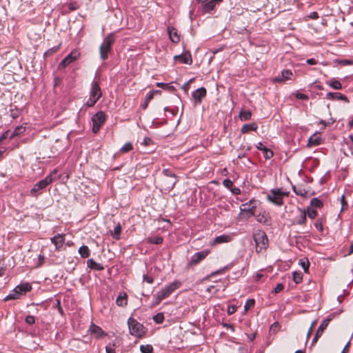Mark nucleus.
Wrapping results in <instances>:
<instances>
[{"label": "nucleus", "instance_id": "13d9d810", "mask_svg": "<svg viewBox=\"0 0 353 353\" xmlns=\"http://www.w3.org/2000/svg\"><path fill=\"white\" fill-rule=\"evenodd\" d=\"M295 97L296 98L299 99H301V100H307L309 99L308 96L303 94V93H296L295 94Z\"/></svg>", "mask_w": 353, "mask_h": 353}, {"label": "nucleus", "instance_id": "cd10ccee", "mask_svg": "<svg viewBox=\"0 0 353 353\" xmlns=\"http://www.w3.org/2000/svg\"><path fill=\"white\" fill-rule=\"evenodd\" d=\"M117 346H118V341L117 339L108 343L105 346L106 353H116L115 347Z\"/></svg>", "mask_w": 353, "mask_h": 353}, {"label": "nucleus", "instance_id": "5701e85b", "mask_svg": "<svg viewBox=\"0 0 353 353\" xmlns=\"http://www.w3.org/2000/svg\"><path fill=\"white\" fill-rule=\"evenodd\" d=\"M168 32L169 34L170 39L171 41L174 43H179L180 41L179 35L177 33L176 30L173 27H168Z\"/></svg>", "mask_w": 353, "mask_h": 353}, {"label": "nucleus", "instance_id": "e2e57ef3", "mask_svg": "<svg viewBox=\"0 0 353 353\" xmlns=\"http://www.w3.org/2000/svg\"><path fill=\"white\" fill-rule=\"evenodd\" d=\"M310 18L312 19H319V16L317 12H312L310 13V14L308 16Z\"/></svg>", "mask_w": 353, "mask_h": 353}, {"label": "nucleus", "instance_id": "473e14b6", "mask_svg": "<svg viewBox=\"0 0 353 353\" xmlns=\"http://www.w3.org/2000/svg\"><path fill=\"white\" fill-rule=\"evenodd\" d=\"M121 224L119 223L114 228L113 231L111 232V234L112 237L116 239L119 240L120 239V235L121 232Z\"/></svg>", "mask_w": 353, "mask_h": 353}, {"label": "nucleus", "instance_id": "79ce46f5", "mask_svg": "<svg viewBox=\"0 0 353 353\" xmlns=\"http://www.w3.org/2000/svg\"><path fill=\"white\" fill-rule=\"evenodd\" d=\"M25 128L22 126H17L14 130L13 131L12 135L10 136V139L14 138V137L19 136L25 132Z\"/></svg>", "mask_w": 353, "mask_h": 353}, {"label": "nucleus", "instance_id": "3c124183", "mask_svg": "<svg viewBox=\"0 0 353 353\" xmlns=\"http://www.w3.org/2000/svg\"><path fill=\"white\" fill-rule=\"evenodd\" d=\"M97 101H98V100H97L96 99H94V98L92 97L91 96H90V98L86 101L85 105L88 107H92V106H94L95 105V103Z\"/></svg>", "mask_w": 353, "mask_h": 353}, {"label": "nucleus", "instance_id": "1a4fd4ad", "mask_svg": "<svg viewBox=\"0 0 353 353\" xmlns=\"http://www.w3.org/2000/svg\"><path fill=\"white\" fill-rule=\"evenodd\" d=\"M80 56V53L77 50L72 51L68 55H67L59 64V69L66 68L71 63L77 60Z\"/></svg>", "mask_w": 353, "mask_h": 353}, {"label": "nucleus", "instance_id": "680f3d73", "mask_svg": "<svg viewBox=\"0 0 353 353\" xmlns=\"http://www.w3.org/2000/svg\"><path fill=\"white\" fill-rule=\"evenodd\" d=\"M230 191L233 194H235V195H239L241 194V190L236 187H232V188L230 190Z\"/></svg>", "mask_w": 353, "mask_h": 353}, {"label": "nucleus", "instance_id": "c03bdc74", "mask_svg": "<svg viewBox=\"0 0 353 353\" xmlns=\"http://www.w3.org/2000/svg\"><path fill=\"white\" fill-rule=\"evenodd\" d=\"M133 150V145L130 142L126 143L122 148L120 149V152L121 153H127Z\"/></svg>", "mask_w": 353, "mask_h": 353}, {"label": "nucleus", "instance_id": "4c0bfd02", "mask_svg": "<svg viewBox=\"0 0 353 353\" xmlns=\"http://www.w3.org/2000/svg\"><path fill=\"white\" fill-rule=\"evenodd\" d=\"M292 279L295 283H301L303 281V274L301 272H294L292 273Z\"/></svg>", "mask_w": 353, "mask_h": 353}, {"label": "nucleus", "instance_id": "c9c22d12", "mask_svg": "<svg viewBox=\"0 0 353 353\" xmlns=\"http://www.w3.org/2000/svg\"><path fill=\"white\" fill-rule=\"evenodd\" d=\"M306 221H307L306 211L305 210L301 211V214L300 216H298L296 219V223L298 225H303L305 223Z\"/></svg>", "mask_w": 353, "mask_h": 353}, {"label": "nucleus", "instance_id": "6e6d98bb", "mask_svg": "<svg viewBox=\"0 0 353 353\" xmlns=\"http://www.w3.org/2000/svg\"><path fill=\"white\" fill-rule=\"evenodd\" d=\"M284 289V285L281 283H278L274 288L273 292L277 294Z\"/></svg>", "mask_w": 353, "mask_h": 353}, {"label": "nucleus", "instance_id": "c756f323", "mask_svg": "<svg viewBox=\"0 0 353 353\" xmlns=\"http://www.w3.org/2000/svg\"><path fill=\"white\" fill-rule=\"evenodd\" d=\"M327 85L330 86L334 90H341L342 89V85L341 82L338 80H336L334 79H330V81H327L326 82Z\"/></svg>", "mask_w": 353, "mask_h": 353}, {"label": "nucleus", "instance_id": "a878e982", "mask_svg": "<svg viewBox=\"0 0 353 353\" xmlns=\"http://www.w3.org/2000/svg\"><path fill=\"white\" fill-rule=\"evenodd\" d=\"M257 129V124L256 123H252L243 125L241 129V132L243 134H246L250 131H256Z\"/></svg>", "mask_w": 353, "mask_h": 353}, {"label": "nucleus", "instance_id": "37998d69", "mask_svg": "<svg viewBox=\"0 0 353 353\" xmlns=\"http://www.w3.org/2000/svg\"><path fill=\"white\" fill-rule=\"evenodd\" d=\"M310 205L312 207L321 208L323 207V202L318 198H313L310 201Z\"/></svg>", "mask_w": 353, "mask_h": 353}, {"label": "nucleus", "instance_id": "393cba45", "mask_svg": "<svg viewBox=\"0 0 353 353\" xmlns=\"http://www.w3.org/2000/svg\"><path fill=\"white\" fill-rule=\"evenodd\" d=\"M292 190L294 193L302 197H307L308 194V191L306 190L302 185H294L292 186Z\"/></svg>", "mask_w": 353, "mask_h": 353}, {"label": "nucleus", "instance_id": "6ab92c4d", "mask_svg": "<svg viewBox=\"0 0 353 353\" xmlns=\"http://www.w3.org/2000/svg\"><path fill=\"white\" fill-rule=\"evenodd\" d=\"M326 98L327 99H332V100H334V99L341 100V101H345V103H349L348 98L345 95H344L340 92H328L326 95Z\"/></svg>", "mask_w": 353, "mask_h": 353}, {"label": "nucleus", "instance_id": "a18cd8bd", "mask_svg": "<svg viewBox=\"0 0 353 353\" xmlns=\"http://www.w3.org/2000/svg\"><path fill=\"white\" fill-rule=\"evenodd\" d=\"M340 201L341 204V212H343L348 208V204L344 194L341 196Z\"/></svg>", "mask_w": 353, "mask_h": 353}, {"label": "nucleus", "instance_id": "a211bd4d", "mask_svg": "<svg viewBox=\"0 0 353 353\" xmlns=\"http://www.w3.org/2000/svg\"><path fill=\"white\" fill-rule=\"evenodd\" d=\"M256 147L259 150L263 152V156L266 159H270L274 156L272 150L264 146L261 142L258 143Z\"/></svg>", "mask_w": 353, "mask_h": 353}, {"label": "nucleus", "instance_id": "774afa93", "mask_svg": "<svg viewBox=\"0 0 353 353\" xmlns=\"http://www.w3.org/2000/svg\"><path fill=\"white\" fill-rule=\"evenodd\" d=\"M350 343V342L346 344V345L344 347L342 353H347L349 352Z\"/></svg>", "mask_w": 353, "mask_h": 353}, {"label": "nucleus", "instance_id": "603ef678", "mask_svg": "<svg viewBox=\"0 0 353 353\" xmlns=\"http://www.w3.org/2000/svg\"><path fill=\"white\" fill-rule=\"evenodd\" d=\"M223 185L225 188L231 190L232 188V187H233V182L230 179H225L223 181Z\"/></svg>", "mask_w": 353, "mask_h": 353}, {"label": "nucleus", "instance_id": "58836bf2", "mask_svg": "<svg viewBox=\"0 0 353 353\" xmlns=\"http://www.w3.org/2000/svg\"><path fill=\"white\" fill-rule=\"evenodd\" d=\"M141 353H153L154 349L152 345H141L140 346Z\"/></svg>", "mask_w": 353, "mask_h": 353}, {"label": "nucleus", "instance_id": "f704fd0d", "mask_svg": "<svg viewBox=\"0 0 353 353\" xmlns=\"http://www.w3.org/2000/svg\"><path fill=\"white\" fill-rule=\"evenodd\" d=\"M299 264L301 266L305 273H307L310 268V262L307 259H301L299 261Z\"/></svg>", "mask_w": 353, "mask_h": 353}, {"label": "nucleus", "instance_id": "2f4dec72", "mask_svg": "<svg viewBox=\"0 0 353 353\" xmlns=\"http://www.w3.org/2000/svg\"><path fill=\"white\" fill-rule=\"evenodd\" d=\"M79 253L82 258H88L90 254V250L87 245H82L79 249Z\"/></svg>", "mask_w": 353, "mask_h": 353}, {"label": "nucleus", "instance_id": "412c9836", "mask_svg": "<svg viewBox=\"0 0 353 353\" xmlns=\"http://www.w3.org/2000/svg\"><path fill=\"white\" fill-rule=\"evenodd\" d=\"M16 290L21 296L32 290V285L29 283H24L17 285Z\"/></svg>", "mask_w": 353, "mask_h": 353}, {"label": "nucleus", "instance_id": "49530a36", "mask_svg": "<svg viewBox=\"0 0 353 353\" xmlns=\"http://www.w3.org/2000/svg\"><path fill=\"white\" fill-rule=\"evenodd\" d=\"M153 320L156 323H162L164 321V315L163 313H158L153 316Z\"/></svg>", "mask_w": 353, "mask_h": 353}, {"label": "nucleus", "instance_id": "de8ad7c7", "mask_svg": "<svg viewBox=\"0 0 353 353\" xmlns=\"http://www.w3.org/2000/svg\"><path fill=\"white\" fill-rule=\"evenodd\" d=\"M305 211H306L307 215L310 219H315L318 215L317 211L314 209L307 208V210H305Z\"/></svg>", "mask_w": 353, "mask_h": 353}, {"label": "nucleus", "instance_id": "6e6552de", "mask_svg": "<svg viewBox=\"0 0 353 353\" xmlns=\"http://www.w3.org/2000/svg\"><path fill=\"white\" fill-rule=\"evenodd\" d=\"M163 175L168 178V179H164V181L165 183V188L168 190L172 189L175 184L177 182L176 176L174 173H173L169 169H164L163 170Z\"/></svg>", "mask_w": 353, "mask_h": 353}, {"label": "nucleus", "instance_id": "f257e3e1", "mask_svg": "<svg viewBox=\"0 0 353 353\" xmlns=\"http://www.w3.org/2000/svg\"><path fill=\"white\" fill-rule=\"evenodd\" d=\"M114 43V37L112 33L108 34L104 38L102 43L99 47L100 57L102 60L105 61L108 59V54L110 53Z\"/></svg>", "mask_w": 353, "mask_h": 353}, {"label": "nucleus", "instance_id": "dca6fc26", "mask_svg": "<svg viewBox=\"0 0 353 353\" xmlns=\"http://www.w3.org/2000/svg\"><path fill=\"white\" fill-rule=\"evenodd\" d=\"M65 234H58L51 238V242L55 245L56 250L60 251L65 242Z\"/></svg>", "mask_w": 353, "mask_h": 353}, {"label": "nucleus", "instance_id": "2eb2a0df", "mask_svg": "<svg viewBox=\"0 0 353 353\" xmlns=\"http://www.w3.org/2000/svg\"><path fill=\"white\" fill-rule=\"evenodd\" d=\"M206 94V89L202 87L194 91L192 96L196 103H201L202 99L205 97Z\"/></svg>", "mask_w": 353, "mask_h": 353}, {"label": "nucleus", "instance_id": "e433bc0d", "mask_svg": "<svg viewBox=\"0 0 353 353\" xmlns=\"http://www.w3.org/2000/svg\"><path fill=\"white\" fill-rule=\"evenodd\" d=\"M21 295L19 294L18 291L16 290V288L14 289V290L10 293L8 295H7L4 301H7L9 300H14V299H19Z\"/></svg>", "mask_w": 353, "mask_h": 353}, {"label": "nucleus", "instance_id": "20e7f679", "mask_svg": "<svg viewBox=\"0 0 353 353\" xmlns=\"http://www.w3.org/2000/svg\"><path fill=\"white\" fill-rule=\"evenodd\" d=\"M254 241L256 244V250L261 252L265 250L268 245V239L265 232L261 230L256 231L253 234Z\"/></svg>", "mask_w": 353, "mask_h": 353}, {"label": "nucleus", "instance_id": "864d4df0", "mask_svg": "<svg viewBox=\"0 0 353 353\" xmlns=\"http://www.w3.org/2000/svg\"><path fill=\"white\" fill-rule=\"evenodd\" d=\"M25 321L28 325H32L35 323V319L33 316L28 315L26 317Z\"/></svg>", "mask_w": 353, "mask_h": 353}, {"label": "nucleus", "instance_id": "0e129e2a", "mask_svg": "<svg viewBox=\"0 0 353 353\" xmlns=\"http://www.w3.org/2000/svg\"><path fill=\"white\" fill-rule=\"evenodd\" d=\"M8 132H9L8 131H6L0 137V144L1 143V142L3 140H5L8 138Z\"/></svg>", "mask_w": 353, "mask_h": 353}, {"label": "nucleus", "instance_id": "bb28decb", "mask_svg": "<svg viewBox=\"0 0 353 353\" xmlns=\"http://www.w3.org/2000/svg\"><path fill=\"white\" fill-rule=\"evenodd\" d=\"M87 265L90 269H93L95 270H104V267L102 264L97 263L94 259H90L87 261Z\"/></svg>", "mask_w": 353, "mask_h": 353}, {"label": "nucleus", "instance_id": "39448f33", "mask_svg": "<svg viewBox=\"0 0 353 353\" xmlns=\"http://www.w3.org/2000/svg\"><path fill=\"white\" fill-rule=\"evenodd\" d=\"M288 192H283L281 189H272L267 196L269 201L276 205L281 206L283 204V196H288Z\"/></svg>", "mask_w": 353, "mask_h": 353}, {"label": "nucleus", "instance_id": "f8f14e48", "mask_svg": "<svg viewBox=\"0 0 353 353\" xmlns=\"http://www.w3.org/2000/svg\"><path fill=\"white\" fill-rule=\"evenodd\" d=\"M293 73L291 70L284 69L281 71V75H279L273 79L274 83H284L288 80H292Z\"/></svg>", "mask_w": 353, "mask_h": 353}, {"label": "nucleus", "instance_id": "7ed1b4c3", "mask_svg": "<svg viewBox=\"0 0 353 353\" xmlns=\"http://www.w3.org/2000/svg\"><path fill=\"white\" fill-rule=\"evenodd\" d=\"M128 324L130 333L138 338H142L147 332V329L143 326V325L138 322L134 318H129Z\"/></svg>", "mask_w": 353, "mask_h": 353}, {"label": "nucleus", "instance_id": "ddd939ff", "mask_svg": "<svg viewBox=\"0 0 353 353\" xmlns=\"http://www.w3.org/2000/svg\"><path fill=\"white\" fill-rule=\"evenodd\" d=\"M202 6V10L207 13L214 10L217 3L221 2L223 0H197Z\"/></svg>", "mask_w": 353, "mask_h": 353}, {"label": "nucleus", "instance_id": "a19ab883", "mask_svg": "<svg viewBox=\"0 0 353 353\" xmlns=\"http://www.w3.org/2000/svg\"><path fill=\"white\" fill-rule=\"evenodd\" d=\"M229 239H230V237L228 236H227V235H221V236H216L214 239V244H217V243H221L228 242V241H229Z\"/></svg>", "mask_w": 353, "mask_h": 353}, {"label": "nucleus", "instance_id": "72a5a7b5", "mask_svg": "<svg viewBox=\"0 0 353 353\" xmlns=\"http://www.w3.org/2000/svg\"><path fill=\"white\" fill-rule=\"evenodd\" d=\"M252 117V112L250 110H241L239 112V118L241 121H248Z\"/></svg>", "mask_w": 353, "mask_h": 353}, {"label": "nucleus", "instance_id": "ea45409f", "mask_svg": "<svg viewBox=\"0 0 353 353\" xmlns=\"http://www.w3.org/2000/svg\"><path fill=\"white\" fill-rule=\"evenodd\" d=\"M163 238L160 236L150 237L148 239V242L153 244H161L163 243Z\"/></svg>", "mask_w": 353, "mask_h": 353}, {"label": "nucleus", "instance_id": "338daca9", "mask_svg": "<svg viewBox=\"0 0 353 353\" xmlns=\"http://www.w3.org/2000/svg\"><path fill=\"white\" fill-rule=\"evenodd\" d=\"M61 79L59 77H56L54 79V86L59 85L61 83Z\"/></svg>", "mask_w": 353, "mask_h": 353}, {"label": "nucleus", "instance_id": "4d7b16f0", "mask_svg": "<svg viewBox=\"0 0 353 353\" xmlns=\"http://www.w3.org/2000/svg\"><path fill=\"white\" fill-rule=\"evenodd\" d=\"M314 226L319 231L322 232L323 230V223L320 220H317L316 221V223H314Z\"/></svg>", "mask_w": 353, "mask_h": 353}, {"label": "nucleus", "instance_id": "052dcab7", "mask_svg": "<svg viewBox=\"0 0 353 353\" xmlns=\"http://www.w3.org/2000/svg\"><path fill=\"white\" fill-rule=\"evenodd\" d=\"M143 281H145V282H147L148 283L151 284V283H153L154 279H153V278H152V277L149 276H148V275H146V274H144V275H143Z\"/></svg>", "mask_w": 353, "mask_h": 353}, {"label": "nucleus", "instance_id": "9b49d317", "mask_svg": "<svg viewBox=\"0 0 353 353\" xmlns=\"http://www.w3.org/2000/svg\"><path fill=\"white\" fill-rule=\"evenodd\" d=\"M210 253V250H205L201 252H196L194 254L188 263V266H194L199 264L203 261L209 254Z\"/></svg>", "mask_w": 353, "mask_h": 353}, {"label": "nucleus", "instance_id": "5fc2aeb1", "mask_svg": "<svg viewBox=\"0 0 353 353\" xmlns=\"http://www.w3.org/2000/svg\"><path fill=\"white\" fill-rule=\"evenodd\" d=\"M308 143L310 145H318L320 144V141L318 139L310 137L308 140Z\"/></svg>", "mask_w": 353, "mask_h": 353}, {"label": "nucleus", "instance_id": "b1692460", "mask_svg": "<svg viewBox=\"0 0 353 353\" xmlns=\"http://www.w3.org/2000/svg\"><path fill=\"white\" fill-rule=\"evenodd\" d=\"M256 219L258 222L266 225H270V217L266 212H263L256 215Z\"/></svg>", "mask_w": 353, "mask_h": 353}, {"label": "nucleus", "instance_id": "f03ea898", "mask_svg": "<svg viewBox=\"0 0 353 353\" xmlns=\"http://www.w3.org/2000/svg\"><path fill=\"white\" fill-rule=\"evenodd\" d=\"M181 285L179 281H174L166 285L161 291L158 292L156 295V305H159L162 300L168 298L172 292L178 289Z\"/></svg>", "mask_w": 353, "mask_h": 353}, {"label": "nucleus", "instance_id": "bf43d9fd", "mask_svg": "<svg viewBox=\"0 0 353 353\" xmlns=\"http://www.w3.org/2000/svg\"><path fill=\"white\" fill-rule=\"evenodd\" d=\"M152 143V140L150 138L145 137L143 139V141L141 143V144H143V145H144L145 146H148V145H150Z\"/></svg>", "mask_w": 353, "mask_h": 353}, {"label": "nucleus", "instance_id": "69168bd1", "mask_svg": "<svg viewBox=\"0 0 353 353\" xmlns=\"http://www.w3.org/2000/svg\"><path fill=\"white\" fill-rule=\"evenodd\" d=\"M306 62L309 65H315L317 63V61L313 58L307 59Z\"/></svg>", "mask_w": 353, "mask_h": 353}, {"label": "nucleus", "instance_id": "8fccbe9b", "mask_svg": "<svg viewBox=\"0 0 353 353\" xmlns=\"http://www.w3.org/2000/svg\"><path fill=\"white\" fill-rule=\"evenodd\" d=\"M59 49V46H54L53 48H50L49 50H48L45 54H44V56L45 57H48V56H52V54H54V53L57 52L58 50Z\"/></svg>", "mask_w": 353, "mask_h": 353}, {"label": "nucleus", "instance_id": "423d86ee", "mask_svg": "<svg viewBox=\"0 0 353 353\" xmlns=\"http://www.w3.org/2000/svg\"><path fill=\"white\" fill-rule=\"evenodd\" d=\"M105 121V114L103 112L99 111L94 114L92 117V132L97 134L101 127L104 124Z\"/></svg>", "mask_w": 353, "mask_h": 353}, {"label": "nucleus", "instance_id": "4468645a", "mask_svg": "<svg viewBox=\"0 0 353 353\" xmlns=\"http://www.w3.org/2000/svg\"><path fill=\"white\" fill-rule=\"evenodd\" d=\"M90 96L96 99L99 101V99L102 96V91L101 90V88L99 86V83L97 81H93L91 84V90L90 92Z\"/></svg>", "mask_w": 353, "mask_h": 353}, {"label": "nucleus", "instance_id": "4be33fe9", "mask_svg": "<svg viewBox=\"0 0 353 353\" xmlns=\"http://www.w3.org/2000/svg\"><path fill=\"white\" fill-rule=\"evenodd\" d=\"M116 303L118 306L123 307L128 304V295L125 292H120L116 299Z\"/></svg>", "mask_w": 353, "mask_h": 353}, {"label": "nucleus", "instance_id": "7c9ffc66", "mask_svg": "<svg viewBox=\"0 0 353 353\" xmlns=\"http://www.w3.org/2000/svg\"><path fill=\"white\" fill-rule=\"evenodd\" d=\"M329 323H330V320L329 319H325V320H323L322 321V323H321L320 326L319 327V328L316 330V334H317V336L318 335H319L320 336H322L324 330L328 326Z\"/></svg>", "mask_w": 353, "mask_h": 353}, {"label": "nucleus", "instance_id": "f3484780", "mask_svg": "<svg viewBox=\"0 0 353 353\" xmlns=\"http://www.w3.org/2000/svg\"><path fill=\"white\" fill-rule=\"evenodd\" d=\"M175 61H180L183 63L191 65L192 63V59L190 52H185L180 55L174 57Z\"/></svg>", "mask_w": 353, "mask_h": 353}, {"label": "nucleus", "instance_id": "aec40b11", "mask_svg": "<svg viewBox=\"0 0 353 353\" xmlns=\"http://www.w3.org/2000/svg\"><path fill=\"white\" fill-rule=\"evenodd\" d=\"M91 334H94L97 339L101 338L106 335L103 330L98 325L92 323L89 329Z\"/></svg>", "mask_w": 353, "mask_h": 353}, {"label": "nucleus", "instance_id": "0eeeda50", "mask_svg": "<svg viewBox=\"0 0 353 353\" xmlns=\"http://www.w3.org/2000/svg\"><path fill=\"white\" fill-rule=\"evenodd\" d=\"M53 173H57V170H54ZM53 181L52 178V172L46 176V177L37 183L33 188L31 189L30 192L32 194H34L37 192H39L41 190L46 188L49 184H50Z\"/></svg>", "mask_w": 353, "mask_h": 353}, {"label": "nucleus", "instance_id": "09e8293b", "mask_svg": "<svg viewBox=\"0 0 353 353\" xmlns=\"http://www.w3.org/2000/svg\"><path fill=\"white\" fill-rule=\"evenodd\" d=\"M254 304H255V301L254 299H248L245 305H244V309L245 311H248V310H250V308L253 307L254 306Z\"/></svg>", "mask_w": 353, "mask_h": 353}, {"label": "nucleus", "instance_id": "9d476101", "mask_svg": "<svg viewBox=\"0 0 353 353\" xmlns=\"http://www.w3.org/2000/svg\"><path fill=\"white\" fill-rule=\"evenodd\" d=\"M257 202L255 199H251L249 202L241 205L240 209L241 212H245L248 214V218H250L255 215L254 211L256 208V203Z\"/></svg>", "mask_w": 353, "mask_h": 353}, {"label": "nucleus", "instance_id": "c85d7f7f", "mask_svg": "<svg viewBox=\"0 0 353 353\" xmlns=\"http://www.w3.org/2000/svg\"><path fill=\"white\" fill-rule=\"evenodd\" d=\"M158 91H154V92H148L145 97V100H144V102L143 103H142L141 105V107L143 109V110H145L147 108H148V105L150 103V101L153 99L154 97V94L155 92H157Z\"/></svg>", "mask_w": 353, "mask_h": 353}]
</instances>
